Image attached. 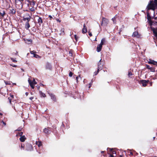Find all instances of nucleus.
<instances>
[{
	"label": "nucleus",
	"mask_w": 157,
	"mask_h": 157,
	"mask_svg": "<svg viewBox=\"0 0 157 157\" xmlns=\"http://www.w3.org/2000/svg\"><path fill=\"white\" fill-rule=\"evenodd\" d=\"M146 9L147 11L151 10L154 11L155 9H157V0L150 1L146 7Z\"/></svg>",
	"instance_id": "f257e3e1"
},
{
	"label": "nucleus",
	"mask_w": 157,
	"mask_h": 157,
	"mask_svg": "<svg viewBox=\"0 0 157 157\" xmlns=\"http://www.w3.org/2000/svg\"><path fill=\"white\" fill-rule=\"evenodd\" d=\"M109 20L104 17H102V21L101 23V26L103 27H106L109 24Z\"/></svg>",
	"instance_id": "f03ea898"
},
{
	"label": "nucleus",
	"mask_w": 157,
	"mask_h": 157,
	"mask_svg": "<svg viewBox=\"0 0 157 157\" xmlns=\"http://www.w3.org/2000/svg\"><path fill=\"white\" fill-rule=\"evenodd\" d=\"M31 17L30 16L29 14L26 13L24 14L23 16V20L24 21L27 20V21H29L30 20Z\"/></svg>",
	"instance_id": "7ed1b4c3"
},
{
	"label": "nucleus",
	"mask_w": 157,
	"mask_h": 157,
	"mask_svg": "<svg viewBox=\"0 0 157 157\" xmlns=\"http://www.w3.org/2000/svg\"><path fill=\"white\" fill-rule=\"evenodd\" d=\"M147 19L148 20L149 24L150 25H152L153 22L151 21V17L150 16V15L149 13L148 10L147 11Z\"/></svg>",
	"instance_id": "20e7f679"
},
{
	"label": "nucleus",
	"mask_w": 157,
	"mask_h": 157,
	"mask_svg": "<svg viewBox=\"0 0 157 157\" xmlns=\"http://www.w3.org/2000/svg\"><path fill=\"white\" fill-rule=\"evenodd\" d=\"M101 59L98 63V71H99L102 69L103 67V64L101 62Z\"/></svg>",
	"instance_id": "39448f33"
},
{
	"label": "nucleus",
	"mask_w": 157,
	"mask_h": 157,
	"mask_svg": "<svg viewBox=\"0 0 157 157\" xmlns=\"http://www.w3.org/2000/svg\"><path fill=\"white\" fill-rule=\"evenodd\" d=\"M51 129V128H45L44 130V133L48 134L50 133Z\"/></svg>",
	"instance_id": "423d86ee"
},
{
	"label": "nucleus",
	"mask_w": 157,
	"mask_h": 157,
	"mask_svg": "<svg viewBox=\"0 0 157 157\" xmlns=\"http://www.w3.org/2000/svg\"><path fill=\"white\" fill-rule=\"evenodd\" d=\"M148 82L149 81L148 80L146 81L145 80H142L141 81V83L142 86L144 87H145L147 85V84L148 83Z\"/></svg>",
	"instance_id": "0eeeda50"
},
{
	"label": "nucleus",
	"mask_w": 157,
	"mask_h": 157,
	"mask_svg": "<svg viewBox=\"0 0 157 157\" xmlns=\"http://www.w3.org/2000/svg\"><path fill=\"white\" fill-rule=\"evenodd\" d=\"M148 63L149 64H153L154 65H157V62H156L153 60L149 59L148 61Z\"/></svg>",
	"instance_id": "6e6552de"
},
{
	"label": "nucleus",
	"mask_w": 157,
	"mask_h": 157,
	"mask_svg": "<svg viewBox=\"0 0 157 157\" xmlns=\"http://www.w3.org/2000/svg\"><path fill=\"white\" fill-rule=\"evenodd\" d=\"M28 81L31 88L33 89L34 88V85H35L33 84V82H32L29 79V78L28 80Z\"/></svg>",
	"instance_id": "1a4fd4ad"
},
{
	"label": "nucleus",
	"mask_w": 157,
	"mask_h": 157,
	"mask_svg": "<svg viewBox=\"0 0 157 157\" xmlns=\"http://www.w3.org/2000/svg\"><path fill=\"white\" fill-rule=\"evenodd\" d=\"M146 67L148 69L151 70V71L154 72L155 71V68L153 67H150L149 65H146Z\"/></svg>",
	"instance_id": "9d476101"
},
{
	"label": "nucleus",
	"mask_w": 157,
	"mask_h": 157,
	"mask_svg": "<svg viewBox=\"0 0 157 157\" xmlns=\"http://www.w3.org/2000/svg\"><path fill=\"white\" fill-rule=\"evenodd\" d=\"M23 133L22 132H20L17 134L16 136L17 137L20 136V137H25L24 135H22Z\"/></svg>",
	"instance_id": "9b49d317"
},
{
	"label": "nucleus",
	"mask_w": 157,
	"mask_h": 157,
	"mask_svg": "<svg viewBox=\"0 0 157 157\" xmlns=\"http://www.w3.org/2000/svg\"><path fill=\"white\" fill-rule=\"evenodd\" d=\"M49 94L51 96V99L53 101H56V98L55 95L52 93H49Z\"/></svg>",
	"instance_id": "f8f14e48"
},
{
	"label": "nucleus",
	"mask_w": 157,
	"mask_h": 157,
	"mask_svg": "<svg viewBox=\"0 0 157 157\" xmlns=\"http://www.w3.org/2000/svg\"><path fill=\"white\" fill-rule=\"evenodd\" d=\"M87 32L86 27L85 24L83 25V28L82 29V32L83 33H85Z\"/></svg>",
	"instance_id": "ddd939ff"
},
{
	"label": "nucleus",
	"mask_w": 157,
	"mask_h": 157,
	"mask_svg": "<svg viewBox=\"0 0 157 157\" xmlns=\"http://www.w3.org/2000/svg\"><path fill=\"white\" fill-rule=\"evenodd\" d=\"M102 47V45L99 44L98 45L97 47V51L98 52H99L101 51V48Z\"/></svg>",
	"instance_id": "4468645a"
},
{
	"label": "nucleus",
	"mask_w": 157,
	"mask_h": 157,
	"mask_svg": "<svg viewBox=\"0 0 157 157\" xmlns=\"http://www.w3.org/2000/svg\"><path fill=\"white\" fill-rule=\"evenodd\" d=\"M132 36L133 37H136L137 36V37H139V35H138V33L137 31H135L134 32L132 35Z\"/></svg>",
	"instance_id": "2eb2a0df"
},
{
	"label": "nucleus",
	"mask_w": 157,
	"mask_h": 157,
	"mask_svg": "<svg viewBox=\"0 0 157 157\" xmlns=\"http://www.w3.org/2000/svg\"><path fill=\"white\" fill-rule=\"evenodd\" d=\"M46 68L47 69H50L51 68V64L48 63H46Z\"/></svg>",
	"instance_id": "dca6fc26"
},
{
	"label": "nucleus",
	"mask_w": 157,
	"mask_h": 157,
	"mask_svg": "<svg viewBox=\"0 0 157 157\" xmlns=\"http://www.w3.org/2000/svg\"><path fill=\"white\" fill-rule=\"evenodd\" d=\"M153 33L154 35L157 38V29H155V28H153L152 29Z\"/></svg>",
	"instance_id": "f3484780"
},
{
	"label": "nucleus",
	"mask_w": 157,
	"mask_h": 157,
	"mask_svg": "<svg viewBox=\"0 0 157 157\" xmlns=\"http://www.w3.org/2000/svg\"><path fill=\"white\" fill-rule=\"evenodd\" d=\"M29 21H27L25 24V28L27 29H28L30 27V25L29 24Z\"/></svg>",
	"instance_id": "a211bd4d"
},
{
	"label": "nucleus",
	"mask_w": 157,
	"mask_h": 157,
	"mask_svg": "<svg viewBox=\"0 0 157 157\" xmlns=\"http://www.w3.org/2000/svg\"><path fill=\"white\" fill-rule=\"evenodd\" d=\"M64 29L63 28H62L60 30V35H63L64 34Z\"/></svg>",
	"instance_id": "6ab92c4d"
},
{
	"label": "nucleus",
	"mask_w": 157,
	"mask_h": 157,
	"mask_svg": "<svg viewBox=\"0 0 157 157\" xmlns=\"http://www.w3.org/2000/svg\"><path fill=\"white\" fill-rule=\"evenodd\" d=\"M37 21L40 24H41L43 23L42 19L40 17H39V18L38 19Z\"/></svg>",
	"instance_id": "aec40b11"
},
{
	"label": "nucleus",
	"mask_w": 157,
	"mask_h": 157,
	"mask_svg": "<svg viewBox=\"0 0 157 157\" xmlns=\"http://www.w3.org/2000/svg\"><path fill=\"white\" fill-rule=\"evenodd\" d=\"M105 40L104 38H103L101 39V43L100 44L101 45H102L105 42Z\"/></svg>",
	"instance_id": "412c9836"
},
{
	"label": "nucleus",
	"mask_w": 157,
	"mask_h": 157,
	"mask_svg": "<svg viewBox=\"0 0 157 157\" xmlns=\"http://www.w3.org/2000/svg\"><path fill=\"white\" fill-rule=\"evenodd\" d=\"M39 93L43 97H46V95L45 94L43 93L41 91H40Z\"/></svg>",
	"instance_id": "4be33fe9"
},
{
	"label": "nucleus",
	"mask_w": 157,
	"mask_h": 157,
	"mask_svg": "<svg viewBox=\"0 0 157 157\" xmlns=\"http://www.w3.org/2000/svg\"><path fill=\"white\" fill-rule=\"evenodd\" d=\"M36 143L37 145H38L39 147H40V146H41L42 145V144L41 142H37V141L36 142Z\"/></svg>",
	"instance_id": "5701e85b"
},
{
	"label": "nucleus",
	"mask_w": 157,
	"mask_h": 157,
	"mask_svg": "<svg viewBox=\"0 0 157 157\" xmlns=\"http://www.w3.org/2000/svg\"><path fill=\"white\" fill-rule=\"evenodd\" d=\"M5 14V13L4 11H3L2 13L0 12V15H1L2 17H3Z\"/></svg>",
	"instance_id": "b1692460"
},
{
	"label": "nucleus",
	"mask_w": 157,
	"mask_h": 157,
	"mask_svg": "<svg viewBox=\"0 0 157 157\" xmlns=\"http://www.w3.org/2000/svg\"><path fill=\"white\" fill-rule=\"evenodd\" d=\"M112 20L113 21V24H116V18L115 17H114L113 18H112Z\"/></svg>",
	"instance_id": "393cba45"
},
{
	"label": "nucleus",
	"mask_w": 157,
	"mask_h": 157,
	"mask_svg": "<svg viewBox=\"0 0 157 157\" xmlns=\"http://www.w3.org/2000/svg\"><path fill=\"white\" fill-rule=\"evenodd\" d=\"M11 12L13 14H14L15 13L16 11L15 10L13 9L11 10Z\"/></svg>",
	"instance_id": "a878e982"
},
{
	"label": "nucleus",
	"mask_w": 157,
	"mask_h": 157,
	"mask_svg": "<svg viewBox=\"0 0 157 157\" xmlns=\"http://www.w3.org/2000/svg\"><path fill=\"white\" fill-rule=\"evenodd\" d=\"M29 10L32 12H34L35 10V8L33 7H32L29 8Z\"/></svg>",
	"instance_id": "bb28decb"
},
{
	"label": "nucleus",
	"mask_w": 157,
	"mask_h": 157,
	"mask_svg": "<svg viewBox=\"0 0 157 157\" xmlns=\"http://www.w3.org/2000/svg\"><path fill=\"white\" fill-rule=\"evenodd\" d=\"M30 4L31 5L33 6L35 5V3L34 1H32V2H30Z\"/></svg>",
	"instance_id": "cd10ccee"
},
{
	"label": "nucleus",
	"mask_w": 157,
	"mask_h": 157,
	"mask_svg": "<svg viewBox=\"0 0 157 157\" xmlns=\"http://www.w3.org/2000/svg\"><path fill=\"white\" fill-rule=\"evenodd\" d=\"M4 81L6 85H10L11 84V83H10V82L6 81L5 80H4Z\"/></svg>",
	"instance_id": "c85d7f7f"
},
{
	"label": "nucleus",
	"mask_w": 157,
	"mask_h": 157,
	"mask_svg": "<svg viewBox=\"0 0 157 157\" xmlns=\"http://www.w3.org/2000/svg\"><path fill=\"white\" fill-rule=\"evenodd\" d=\"M26 138H20V140L22 142H24Z\"/></svg>",
	"instance_id": "c756f323"
},
{
	"label": "nucleus",
	"mask_w": 157,
	"mask_h": 157,
	"mask_svg": "<svg viewBox=\"0 0 157 157\" xmlns=\"http://www.w3.org/2000/svg\"><path fill=\"white\" fill-rule=\"evenodd\" d=\"M33 56L34 57L36 58H38L40 57V56L38 55H37L36 54H34Z\"/></svg>",
	"instance_id": "7c9ffc66"
},
{
	"label": "nucleus",
	"mask_w": 157,
	"mask_h": 157,
	"mask_svg": "<svg viewBox=\"0 0 157 157\" xmlns=\"http://www.w3.org/2000/svg\"><path fill=\"white\" fill-rule=\"evenodd\" d=\"M32 82H33V84H34V85H35L37 84V82H36V81L34 78H33V81Z\"/></svg>",
	"instance_id": "2f4dec72"
},
{
	"label": "nucleus",
	"mask_w": 157,
	"mask_h": 157,
	"mask_svg": "<svg viewBox=\"0 0 157 157\" xmlns=\"http://www.w3.org/2000/svg\"><path fill=\"white\" fill-rule=\"evenodd\" d=\"M78 77L79 78H80V79H81V77H80V75H78V77L77 76V77H76V81H77V82H78Z\"/></svg>",
	"instance_id": "473e14b6"
},
{
	"label": "nucleus",
	"mask_w": 157,
	"mask_h": 157,
	"mask_svg": "<svg viewBox=\"0 0 157 157\" xmlns=\"http://www.w3.org/2000/svg\"><path fill=\"white\" fill-rule=\"evenodd\" d=\"M73 73L71 71H70L69 73V76L70 77L72 76Z\"/></svg>",
	"instance_id": "72a5a7b5"
},
{
	"label": "nucleus",
	"mask_w": 157,
	"mask_h": 157,
	"mask_svg": "<svg viewBox=\"0 0 157 157\" xmlns=\"http://www.w3.org/2000/svg\"><path fill=\"white\" fill-rule=\"evenodd\" d=\"M69 53L70 54V56H72V52L71 50L69 51Z\"/></svg>",
	"instance_id": "f704fd0d"
},
{
	"label": "nucleus",
	"mask_w": 157,
	"mask_h": 157,
	"mask_svg": "<svg viewBox=\"0 0 157 157\" xmlns=\"http://www.w3.org/2000/svg\"><path fill=\"white\" fill-rule=\"evenodd\" d=\"M74 36H75V40H76V41H77L78 40V37H77L76 35H75Z\"/></svg>",
	"instance_id": "c9c22d12"
},
{
	"label": "nucleus",
	"mask_w": 157,
	"mask_h": 157,
	"mask_svg": "<svg viewBox=\"0 0 157 157\" xmlns=\"http://www.w3.org/2000/svg\"><path fill=\"white\" fill-rule=\"evenodd\" d=\"M11 59L12 60L13 62H17V61L15 60L13 58H11Z\"/></svg>",
	"instance_id": "e433bc0d"
},
{
	"label": "nucleus",
	"mask_w": 157,
	"mask_h": 157,
	"mask_svg": "<svg viewBox=\"0 0 157 157\" xmlns=\"http://www.w3.org/2000/svg\"><path fill=\"white\" fill-rule=\"evenodd\" d=\"M132 75V74L131 71H128V75L129 77H130V76Z\"/></svg>",
	"instance_id": "4c0bfd02"
},
{
	"label": "nucleus",
	"mask_w": 157,
	"mask_h": 157,
	"mask_svg": "<svg viewBox=\"0 0 157 157\" xmlns=\"http://www.w3.org/2000/svg\"><path fill=\"white\" fill-rule=\"evenodd\" d=\"M99 71H98V70L97 72H94V75H97V74H98V73L99 72Z\"/></svg>",
	"instance_id": "58836bf2"
},
{
	"label": "nucleus",
	"mask_w": 157,
	"mask_h": 157,
	"mask_svg": "<svg viewBox=\"0 0 157 157\" xmlns=\"http://www.w3.org/2000/svg\"><path fill=\"white\" fill-rule=\"evenodd\" d=\"M35 52L33 51H30V53L32 54H33V55H34V54H35Z\"/></svg>",
	"instance_id": "ea45409f"
},
{
	"label": "nucleus",
	"mask_w": 157,
	"mask_h": 157,
	"mask_svg": "<svg viewBox=\"0 0 157 157\" xmlns=\"http://www.w3.org/2000/svg\"><path fill=\"white\" fill-rule=\"evenodd\" d=\"M1 123H2L5 126L6 125V124L5 122H4L3 121H2L1 122Z\"/></svg>",
	"instance_id": "a19ab883"
},
{
	"label": "nucleus",
	"mask_w": 157,
	"mask_h": 157,
	"mask_svg": "<svg viewBox=\"0 0 157 157\" xmlns=\"http://www.w3.org/2000/svg\"><path fill=\"white\" fill-rule=\"evenodd\" d=\"M8 100L9 101L10 103V104H11V99H10L9 98H8Z\"/></svg>",
	"instance_id": "79ce46f5"
},
{
	"label": "nucleus",
	"mask_w": 157,
	"mask_h": 157,
	"mask_svg": "<svg viewBox=\"0 0 157 157\" xmlns=\"http://www.w3.org/2000/svg\"><path fill=\"white\" fill-rule=\"evenodd\" d=\"M89 33V35L90 36H92V33L90 32H88Z\"/></svg>",
	"instance_id": "37998d69"
},
{
	"label": "nucleus",
	"mask_w": 157,
	"mask_h": 157,
	"mask_svg": "<svg viewBox=\"0 0 157 157\" xmlns=\"http://www.w3.org/2000/svg\"><path fill=\"white\" fill-rule=\"evenodd\" d=\"M49 17L50 18V19L51 20V19L52 18V17L50 15L49 16Z\"/></svg>",
	"instance_id": "c03bdc74"
},
{
	"label": "nucleus",
	"mask_w": 157,
	"mask_h": 157,
	"mask_svg": "<svg viewBox=\"0 0 157 157\" xmlns=\"http://www.w3.org/2000/svg\"><path fill=\"white\" fill-rule=\"evenodd\" d=\"M112 153L113 154H115L116 155V152L115 151H113L112 152Z\"/></svg>",
	"instance_id": "a18cd8bd"
},
{
	"label": "nucleus",
	"mask_w": 157,
	"mask_h": 157,
	"mask_svg": "<svg viewBox=\"0 0 157 157\" xmlns=\"http://www.w3.org/2000/svg\"><path fill=\"white\" fill-rule=\"evenodd\" d=\"M34 98V97H30L29 98V99L30 100H32Z\"/></svg>",
	"instance_id": "49530a36"
},
{
	"label": "nucleus",
	"mask_w": 157,
	"mask_h": 157,
	"mask_svg": "<svg viewBox=\"0 0 157 157\" xmlns=\"http://www.w3.org/2000/svg\"><path fill=\"white\" fill-rule=\"evenodd\" d=\"M25 94L26 96H27L28 95L29 93L28 92H26Z\"/></svg>",
	"instance_id": "de8ad7c7"
},
{
	"label": "nucleus",
	"mask_w": 157,
	"mask_h": 157,
	"mask_svg": "<svg viewBox=\"0 0 157 157\" xmlns=\"http://www.w3.org/2000/svg\"><path fill=\"white\" fill-rule=\"evenodd\" d=\"M109 157H114V156L113 155H110Z\"/></svg>",
	"instance_id": "09e8293b"
},
{
	"label": "nucleus",
	"mask_w": 157,
	"mask_h": 157,
	"mask_svg": "<svg viewBox=\"0 0 157 157\" xmlns=\"http://www.w3.org/2000/svg\"><path fill=\"white\" fill-rule=\"evenodd\" d=\"M10 96H11V97L12 98H13V95H10Z\"/></svg>",
	"instance_id": "8fccbe9b"
},
{
	"label": "nucleus",
	"mask_w": 157,
	"mask_h": 157,
	"mask_svg": "<svg viewBox=\"0 0 157 157\" xmlns=\"http://www.w3.org/2000/svg\"><path fill=\"white\" fill-rule=\"evenodd\" d=\"M21 128H19L18 129V131H20V130H21Z\"/></svg>",
	"instance_id": "3c124183"
},
{
	"label": "nucleus",
	"mask_w": 157,
	"mask_h": 157,
	"mask_svg": "<svg viewBox=\"0 0 157 157\" xmlns=\"http://www.w3.org/2000/svg\"><path fill=\"white\" fill-rule=\"evenodd\" d=\"M57 21H59V22H60V21L59 20V19H57Z\"/></svg>",
	"instance_id": "603ef678"
},
{
	"label": "nucleus",
	"mask_w": 157,
	"mask_h": 157,
	"mask_svg": "<svg viewBox=\"0 0 157 157\" xmlns=\"http://www.w3.org/2000/svg\"><path fill=\"white\" fill-rule=\"evenodd\" d=\"M90 86H89V88L91 86V84L90 83Z\"/></svg>",
	"instance_id": "864d4df0"
},
{
	"label": "nucleus",
	"mask_w": 157,
	"mask_h": 157,
	"mask_svg": "<svg viewBox=\"0 0 157 157\" xmlns=\"http://www.w3.org/2000/svg\"><path fill=\"white\" fill-rule=\"evenodd\" d=\"M17 66L16 65H14V66H13V67H16Z\"/></svg>",
	"instance_id": "5fc2aeb1"
},
{
	"label": "nucleus",
	"mask_w": 157,
	"mask_h": 157,
	"mask_svg": "<svg viewBox=\"0 0 157 157\" xmlns=\"http://www.w3.org/2000/svg\"><path fill=\"white\" fill-rule=\"evenodd\" d=\"M41 85H42V86H44V85L43 84H40V86H41Z\"/></svg>",
	"instance_id": "6e6d98bb"
},
{
	"label": "nucleus",
	"mask_w": 157,
	"mask_h": 157,
	"mask_svg": "<svg viewBox=\"0 0 157 157\" xmlns=\"http://www.w3.org/2000/svg\"><path fill=\"white\" fill-rule=\"evenodd\" d=\"M104 152V151H101V153H103Z\"/></svg>",
	"instance_id": "4d7b16f0"
},
{
	"label": "nucleus",
	"mask_w": 157,
	"mask_h": 157,
	"mask_svg": "<svg viewBox=\"0 0 157 157\" xmlns=\"http://www.w3.org/2000/svg\"><path fill=\"white\" fill-rule=\"evenodd\" d=\"M28 41L31 42L32 41L31 40H28Z\"/></svg>",
	"instance_id": "13d9d810"
},
{
	"label": "nucleus",
	"mask_w": 157,
	"mask_h": 157,
	"mask_svg": "<svg viewBox=\"0 0 157 157\" xmlns=\"http://www.w3.org/2000/svg\"><path fill=\"white\" fill-rule=\"evenodd\" d=\"M21 70H22V71H24V70L23 69H21Z\"/></svg>",
	"instance_id": "bf43d9fd"
},
{
	"label": "nucleus",
	"mask_w": 157,
	"mask_h": 157,
	"mask_svg": "<svg viewBox=\"0 0 157 157\" xmlns=\"http://www.w3.org/2000/svg\"><path fill=\"white\" fill-rule=\"evenodd\" d=\"M110 150H111V151H112V149H110Z\"/></svg>",
	"instance_id": "052dcab7"
},
{
	"label": "nucleus",
	"mask_w": 157,
	"mask_h": 157,
	"mask_svg": "<svg viewBox=\"0 0 157 157\" xmlns=\"http://www.w3.org/2000/svg\"><path fill=\"white\" fill-rule=\"evenodd\" d=\"M0 115H2V114L1 113H0Z\"/></svg>",
	"instance_id": "680f3d73"
},
{
	"label": "nucleus",
	"mask_w": 157,
	"mask_h": 157,
	"mask_svg": "<svg viewBox=\"0 0 157 157\" xmlns=\"http://www.w3.org/2000/svg\"><path fill=\"white\" fill-rule=\"evenodd\" d=\"M20 1H23L24 0H19Z\"/></svg>",
	"instance_id": "e2e57ef3"
},
{
	"label": "nucleus",
	"mask_w": 157,
	"mask_h": 157,
	"mask_svg": "<svg viewBox=\"0 0 157 157\" xmlns=\"http://www.w3.org/2000/svg\"><path fill=\"white\" fill-rule=\"evenodd\" d=\"M13 84H14V85H16V83H14Z\"/></svg>",
	"instance_id": "0e129e2a"
},
{
	"label": "nucleus",
	"mask_w": 157,
	"mask_h": 157,
	"mask_svg": "<svg viewBox=\"0 0 157 157\" xmlns=\"http://www.w3.org/2000/svg\"><path fill=\"white\" fill-rule=\"evenodd\" d=\"M156 157V156H153V157Z\"/></svg>",
	"instance_id": "69168bd1"
},
{
	"label": "nucleus",
	"mask_w": 157,
	"mask_h": 157,
	"mask_svg": "<svg viewBox=\"0 0 157 157\" xmlns=\"http://www.w3.org/2000/svg\"><path fill=\"white\" fill-rule=\"evenodd\" d=\"M38 89H39V87H38Z\"/></svg>",
	"instance_id": "338daca9"
},
{
	"label": "nucleus",
	"mask_w": 157,
	"mask_h": 157,
	"mask_svg": "<svg viewBox=\"0 0 157 157\" xmlns=\"http://www.w3.org/2000/svg\"><path fill=\"white\" fill-rule=\"evenodd\" d=\"M132 154V153H131V154Z\"/></svg>",
	"instance_id": "774afa93"
}]
</instances>
